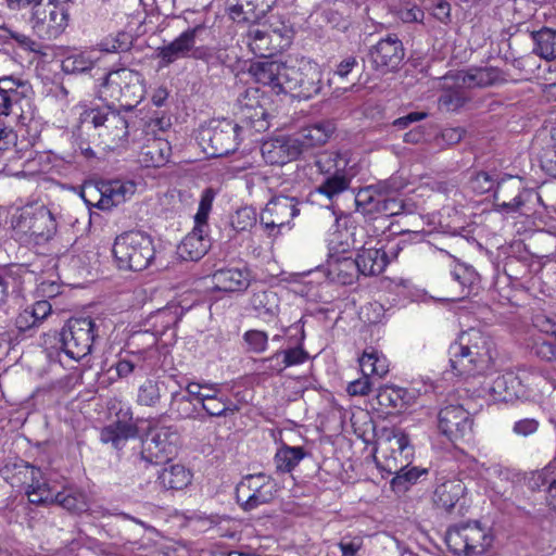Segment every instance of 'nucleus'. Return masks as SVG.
Masks as SVG:
<instances>
[{
  "mask_svg": "<svg viewBox=\"0 0 556 556\" xmlns=\"http://www.w3.org/2000/svg\"><path fill=\"white\" fill-rule=\"evenodd\" d=\"M446 402L438 413V428L448 441L456 443L470 437L472 431L469 403L456 402L454 397H448Z\"/></svg>",
  "mask_w": 556,
  "mask_h": 556,
  "instance_id": "nucleus-10",
  "label": "nucleus"
},
{
  "mask_svg": "<svg viewBox=\"0 0 556 556\" xmlns=\"http://www.w3.org/2000/svg\"><path fill=\"white\" fill-rule=\"evenodd\" d=\"M61 70L68 75L85 74L94 71L93 77L102 73L97 62L89 54L79 52L65 56L61 62Z\"/></svg>",
  "mask_w": 556,
  "mask_h": 556,
  "instance_id": "nucleus-40",
  "label": "nucleus"
},
{
  "mask_svg": "<svg viewBox=\"0 0 556 556\" xmlns=\"http://www.w3.org/2000/svg\"><path fill=\"white\" fill-rule=\"evenodd\" d=\"M123 110H112L105 128L99 134L100 136L106 137L110 143L108 147L114 149L127 141L128 121L125 115L122 114Z\"/></svg>",
  "mask_w": 556,
  "mask_h": 556,
  "instance_id": "nucleus-32",
  "label": "nucleus"
},
{
  "mask_svg": "<svg viewBox=\"0 0 556 556\" xmlns=\"http://www.w3.org/2000/svg\"><path fill=\"white\" fill-rule=\"evenodd\" d=\"M451 277L452 281L444 282L437 294H429L426 290H419V300L424 301L426 298L442 302L460 300L468 294V292H465V289L477 281L478 274L471 266L456 264L451 271Z\"/></svg>",
  "mask_w": 556,
  "mask_h": 556,
  "instance_id": "nucleus-13",
  "label": "nucleus"
},
{
  "mask_svg": "<svg viewBox=\"0 0 556 556\" xmlns=\"http://www.w3.org/2000/svg\"><path fill=\"white\" fill-rule=\"evenodd\" d=\"M168 413L175 419L197 418L198 406L190 400V395L185 394L182 388L179 387L178 390L170 393Z\"/></svg>",
  "mask_w": 556,
  "mask_h": 556,
  "instance_id": "nucleus-41",
  "label": "nucleus"
},
{
  "mask_svg": "<svg viewBox=\"0 0 556 556\" xmlns=\"http://www.w3.org/2000/svg\"><path fill=\"white\" fill-rule=\"evenodd\" d=\"M323 88V73L317 63L303 62L294 66L292 94L301 99H311Z\"/></svg>",
  "mask_w": 556,
  "mask_h": 556,
  "instance_id": "nucleus-17",
  "label": "nucleus"
},
{
  "mask_svg": "<svg viewBox=\"0 0 556 556\" xmlns=\"http://www.w3.org/2000/svg\"><path fill=\"white\" fill-rule=\"evenodd\" d=\"M363 375L383 377L389 371L387 358L375 349L364 351L359 358Z\"/></svg>",
  "mask_w": 556,
  "mask_h": 556,
  "instance_id": "nucleus-42",
  "label": "nucleus"
},
{
  "mask_svg": "<svg viewBox=\"0 0 556 556\" xmlns=\"http://www.w3.org/2000/svg\"><path fill=\"white\" fill-rule=\"evenodd\" d=\"M146 352H125L119 354L117 362L113 366L116 375L121 379L128 378L131 374H144L147 371Z\"/></svg>",
  "mask_w": 556,
  "mask_h": 556,
  "instance_id": "nucleus-39",
  "label": "nucleus"
},
{
  "mask_svg": "<svg viewBox=\"0 0 556 556\" xmlns=\"http://www.w3.org/2000/svg\"><path fill=\"white\" fill-rule=\"evenodd\" d=\"M352 175L349 172L320 177L318 185L309 195L321 194L328 200H333L337 195L346 191L351 186Z\"/></svg>",
  "mask_w": 556,
  "mask_h": 556,
  "instance_id": "nucleus-37",
  "label": "nucleus"
},
{
  "mask_svg": "<svg viewBox=\"0 0 556 556\" xmlns=\"http://www.w3.org/2000/svg\"><path fill=\"white\" fill-rule=\"evenodd\" d=\"M417 482V468L412 467L409 470L402 468L391 480V486L396 493H405Z\"/></svg>",
  "mask_w": 556,
  "mask_h": 556,
  "instance_id": "nucleus-53",
  "label": "nucleus"
},
{
  "mask_svg": "<svg viewBox=\"0 0 556 556\" xmlns=\"http://www.w3.org/2000/svg\"><path fill=\"white\" fill-rule=\"evenodd\" d=\"M349 164L348 152L324 151L318 153L314 160V166L320 177L345 173Z\"/></svg>",
  "mask_w": 556,
  "mask_h": 556,
  "instance_id": "nucleus-28",
  "label": "nucleus"
},
{
  "mask_svg": "<svg viewBox=\"0 0 556 556\" xmlns=\"http://www.w3.org/2000/svg\"><path fill=\"white\" fill-rule=\"evenodd\" d=\"M211 248V240L206 232L193 230L188 233L178 245V254L185 261H199Z\"/></svg>",
  "mask_w": 556,
  "mask_h": 556,
  "instance_id": "nucleus-29",
  "label": "nucleus"
},
{
  "mask_svg": "<svg viewBox=\"0 0 556 556\" xmlns=\"http://www.w3.org/2000/svg\"><path fill=\"white\" fill-rule=\"evenodd\" d=\"M358 269L364 276H377L381 274L390 262L389 254L383 248H362L355 257Z\"/></svg>",
  "mask_w": 556,
  "mask_h": 556,
  "instance_id": "nucleus-27",
  "label": "nucleus"
},
{
  "mask_svg": "<svg viewBox=\"0 0 556 556\" xmlns=\"http://www.w3.org/2000/svg\"><path fill=\"white\" fill-rule=\"evenodd\" d=\"M332 271L337 274V278L342 285H352L357 275L361 274L356 258L351 257L339 260Z\"/></svg>",
  "mask_w": 556,
  "mask_h": 556,
  "instance_id": "nucleus-50",
  "label": "nucleus"
},
{
  "mask_svg": "<svg viewBox=\"0 0 556 556\" xmlns=\"http://www.w3.org/2000/svg\"><path fill=\"white\" fill-rule=\"evenodd\" d=\"M139 430H134L130 426L110 424L100 431V441L103 444H110L115 451L121 452L131 439H136Z\"/></svg>",
  "mask_w": 556,
  "mask_h": 556,
  "instance_id": "nucleus-36",
  "label": "nucleus"
},
{
  "mask_svg": "<svg viewBox=\"0 0 556 556\" xmlns=\"http://www.w3.org/2000/svg\"><path fill=\"white\" fill-rule=\"evenodd\" d=\"M377 407H372L377 410H381L386 414H390L391 409L402 410L408 403V392L406 389L399 387H382L378 389L376 394Z\"/></svg>",
  "mask_w": 556,
  "mask_h": 556,
  "instance_id": "nucleus-30",
  "label": "nucleus"
},
{
  "mask_svg": "<svg viewBox=\"0 0 556 556\" xmlns=\"http://www.w3.org/2000/svg\"><path fill=\"white\" fill-rule=\"evenodd\" d=\"M305 453L301 446H283L274 457L275 466L280 472H290L303 459Z\"/></svg>",
  "mask_w": 556,
  "mask_h": 556,
  "instance_id": "nucleus-44",
  "label": "nucleus"
},
{
  "mask_svg": "<svg viewBox=\"0 0 556 556\" xmlns=\"http://www.w3.org/2000/svg\"><path fill=\"white\" fill-rule=\"evenodd\" d=\"M443 92L438 99L440 110L446 112H455L463 108L468 101V96L465 92L466 86H454V79H447V74L442 77Z\"/></svg>",
  "mask_w": 556,
  "mask_h": 556,
  "instance_id": "nucleus-33",
  "label": "nucleus"
},
{
  "mask_svg": "<svg viewBox=\"0 0 556 556\" xmlns=\"http://www.w3.org/2000/svg\"><path fill=\"white\" fill-rule=\"evenodd\" d=\"M179 440L180 435L174 426L150 429L142 442L140 459L151 465L166 463L176 454Z\"/></svg>",
  "mask_w": 556,
  "mask_h": 556,
  "instance_id": "nucleus-11",
  "label": "nucleus"
},
{
  "mask_svg": "<svg viewBox=\"0 0 556 556\" xmlns=\"http://www.w3.org/2000/svg\"><path fill=\"white\" fill-rule=\"evenodd\" d=\"M278 489L276 481L264 472L244 476L236 486L237 503L244 511L270 503Z\"/></svg>",
  "mask_w": 556,
  "mask_h": 556,
  "instance_id": "nucleus-9",
  "label": "nucleus"
},
{
  "mask_svg": "<svg viewBox=\"0 0 556 556\" xmlns=\"http://www.w3.org/2000/svg\"><path fill=\"white\" fill-rule=\"evenodd\" d=\"M116 110L111 103H106L105 109H92L86 112V121L90 122L96 128H105L111 115V111Z\"/></svg>",
  "mask_w": 556,
  "mask_h": 556,
  "instance_id": "nucleus-62",
  "label": "nucleus"
},
{
  "mask_svg": "<svg viewBox=\"0 0 556 556\" xmlns=\"http://www.w3.org/2000/svg\"><path fill=\"white\" fill-rule=\"evenodd\" d=\"M134 38L129 33L118 31L114 36H108L99 42V49L106 53L127 52L131 49Z\"/></svg>",
  "mask_w": 556,
  "mask_h": 556,
  "instance_id": "nucleus-46",
  "label": "nucleus"
},
{
  "mask_svg": "<svg viewBox=\"0 0 556 556\" xmlns=\"http://www.w3.org/2000/svg\"><path fill=\"white\" fill-rule=\"evenodd\" d=\"M247 8L248 10L244 11L243 4H236L231 7L230 13L232 18L239 20L242 15V20L244 22L258 23V21L265 15V10H262L261 13L255 12L256 5L253 1H247Z\"/></svg>",
  "mask_w": 556,
  "mask_h": 556,
  "instance_id": "nucleus-60",
  "label": "nucleus"
},
{
  "mask_svg": "<svg viewBox=\"0 0 556 556\" xmlns=\"http://www.w3.org/2000/svg\"><path fill=\"white\" fill-rule=\"evenodd\" d=\"M207 27L205 24H198L187 28L177 38L168 45L157 48L156 55L160 59L161 66H168L178 59L192 58L195 60H207L208 50L205 47H195V41L200 38Z\"/></svg>",
  "mask_w": 556,
  "mask_h": 556,
  "instance_id": "nucleus-8",
  "label": "nucleus"
},
{
  "mask_svg": "<svg viewBox=\"0 0 556 556\" xmlns=\"http://www.w3.org/2000/svg\"><path fill=\"white\" fill-rule=\"evenodd\" d=\"M98 191L100 199L97 206L102 211H106L129 199L136 191V185L132 181L122 180L102 181L98 187Z\"/></svg>",
  "mask_w": 556,
  "mask_h": 556,
  "instance_id": "nucleus-23",
  "label": "nucleus"
},
{
  "mask_svg": "<svg viewBox=\"0 0 556 556\" xmlns=\"http://www.w3.org/2000/svg\"><path fill=\"white\" fill-rule=\"evenodd\" d=\"M541 168L548 175L556 177V143L552 140L542 148L539 154Z\"/></svg>",
  "mask_w": 556,
  "mask_h": 556,
  "instance_id": "nucleus-59",
  "label": "nucleus"
},
{
  "mask_svg": "<svg viewBox=\"0 0 556 556\" xmlns=\"http://www.w3.org/2000/svg\"><path fill=\"white\" fill-rule=\"evenodd\" d=\"M261 153L269 165H285L300 156L292 136H278L265 140L261 146Z\"/></svg>",
  "mask_w": 556,
  "mask_h": 556,
  "instance_id": "nucleus-21",
  "label": "nucleus"
},
{
  "mask_svg": "<svg viewBox=\"0 0 556 556\" xmlns=\"http://www.w3.org/2000/svg\"><path fill=\"white\" fill-rule=\"evenodd\" d=\"M334 215H336L337 229L339 231L345 230L346 232H350L351 236L354 238L356 235V229H357V224H358L357 216L354 213H345V212H340V213L334 212Z\"/></svg>",
  "mask_w": 556,
  "mask_h": 556,
  "instance_id": "nucleus-64",
  "label": "nucleus"
},
{
  "mask_svg": "<svg viewBox=\"0 0 556 556\" xmlns=\"http://www.w3.org/2000/svg\"><path fill=\"white\" fill-rule=\"evenodd\" d=\"M228 402L217 395H207V399L201 404V408L212 417L226 416L229 410L235 412V408L227 405Z\"/></svg>",
  "mask_w": 556,
  "mask_h": 556,
  "instance_id": "nucleus-55",
  "label": "nucleus"
},
{
  "mask_svg": "<svg viewBox=\"0 0 556 556\" xmlns=\"http://www.w3.org/2000/svg\"><path fill=\"white\" fill-rule=\"evenodd\" d=\"M450 365L458 376L485 374L493 366L496 349L492 338L480 329L463 331L448 348Z\"/></svg>",
  "mask_w": 556,
  "mask_h": 556,
  "instance_id": "nucleus-1",
  "label": "nucleus"
},
{
  "mask_svg": "<svg viewBox=\"0 0 556 556\" xmlns=\"http://www.w3.org/2000/svg\"><path fill=\"white\" fill-rule=\"evenodd\" d=\"M262 93L258 88L250 87L241 92L237 99L238 114L247 121L256 131L266 130L267 111L262 104Z\"/></svg>",
  "mask_w": 556,
  "mask_h": 556,
  "instance_id": "nucleus-16",
  "label": "nucleus"
},
{
  "mask_svg": "<svg viewBox=\"0 0 556 556\" xmlns=\"http://www.w3.org/2000/svg\"><path fill=\"white\" fill-rule=\"evenodd\" d=\"M445 543L457 556H478L492 546L493 536L486 527L479 521H472L450 527Z\"/></svg>",
  "mask_w": 556,
  "mask_h": 556,
  "instance_id": "nucleus-6",
  "label": "nucleus"
},
{
  "mask_svg": "<svg viewBox=\"0 0 556 556\" xmlns=\"http://www.w3.org/2000/svg\"><path fill=\"white\" fill-rule=\"evenodd\" d=\"M214 197H215V192L211 188H207L202 192L200 203H199V208L194 216L195 225H194L193 230L207 233V229H208L207 219H208L210 212L212 210Z\"/></svg>",
  "mask_w": 556,
  "mask_h": 556,
  "instance_id": "nucleus-48",
  "label": "nucleus"
},
{
  "mask_svg": "<svg viewBox=\"0 0 556 556\" xmlns=\"http://www.w3.org/2000/svg\"><path fill=\"white\" fill-rule=\"evenodd\" d=\"M334 130L336 125L331 121H321L299 130L292 136L299 155L305 150L326 143Z\"/></svg>",
  "mask_w": 556,
  "mask_h": 556,
  "instance_id": "nucleus-22",
  "label": "nucleus"
},
{
  "mask_svg": "<svg viewBox=\"0 0 556 556\" xmlns=\"http://www.w3.org/2000/svg\"><path fill=\"white\" fill-rule=\"evenodd\" d=\"M528 486L532 491H544L546 505L556 511V466L552 462L542 470L531 473Z\"/></svg>",
  "mask_w": 556,
  "mask_h": 556,
  "instance_id": "nucleus-25",
  "label": "nucleus"
},
{
  "mask_svg": "<svg viewBox=\"0 0 556 556\" xmlns=\"http://www.w3.org/2000/svg\"><path fill=\"white\" fill-rule=\"evenodd\" d=\"M26 468L30 469L31 475V483L29 484V488H34V490H37L39 492V495H41L42 497H52V504H54L55 493L51 490L47 482L42 481L40 469L29 464H26Z\"/></svg>",
  "mask_w": 556,
  "mask_h": 556,
  "instance_id": "nucleus-61",
  "label": "nucleus"
},
{
  "mask_svg": "<svg viewBox=\"0 0 556 556\" xmlns=\"http://www.w3.org/2000/svg\"><path fill=\"white\" fill-rule=\"evenodd\" d=\"M99 337V325L91 317H72L60 332L43 333L41 345L47 350L64 352L70 358L79 361L91 354Z\"/></svg>",
  "mask_w": 556,
  "mask_h": 556,
  "instance_id": "nucleus-2",
  "label": "nucleus"
},
{
  "mask_svg": "<svg viewBox=\"0 0 556 556\" xmlns=\"http://www.w3.org/2000/svg\"><path fill=\"white\" fill-rule=\"evenodd\" d=\"M465 492L466 485L462 480H446L435 488L433 493V503L438 507L451 510L464 496Z\"/></svg>",
  "mask_w": 556,
  "mask_h": 556,
  "instance_id": "nucleus-31",
  "label": "nucleus"
},
{
  "mask_svg": "<svg viewBox=\"0 0 556 556\" xmlns=\"http://www.w3.org/2000/svg\"><path fill=\"white\" fill-rule=\"evenodd\" d=\"M163 381L148 379L138 389L137 403L141 406L155 407L162 399Z\"/></svg>",
  "mask_w": 556,
  "mask_h": 556,
  "instance_id": "nucleus-45",
  "label": "nucleus"
},
{
  "mask_svg": "<svg viewBox=\"0 0 556 556\" xmlns=\"http://www.w3.org/2000/svg\"><path fill=\"white\" fill-rule=\"evenodd\" d=\"M294 66L279 62V74L275 77L271 91L276 94L292 93L291 85L293 83Z\"/></svg>",
  "mask_w": 556,
  "mask_h": 556,
  "instance_id": "nucleus-52",
  "label": "nucleus"
},
{
  "mask_svg": "<svg viewBox=\"0 0 556 556\" xmlns=\"http://www.w3.org/2000/svg\"><path fill=\"white\" fill-rule=\"evenodd\" d=\"M384 186L387 190H384L382 206H380V215L386 217L397 215L403 211L404 204L396 198V190L389 182L384 181Z\"/></svg>",
  "mask_w": 556,
  "mask_h": 556,
  "instance_id": "nucleus-51",
  "label": "nucleus"
},
{
  "mask_svg": "<svg viewBox=\"0 0 556 556\" xmlns=\"http://www.w3.org/2000/svg\"><path fill=\"white\" fill-rule=\"evenodd\" d=\"M447 79H454V86H466L467 88H485L508 81L506 74L493 66L450 72Z\"/></svg>",
  "mask_w": 556,
  "mask_h": 556,
  "instance_id": "nucleus-19",
  "label": "nucleus"
},
{
  "mask_svg": "<svg viewBox=\"0 0 556 556\" xmlns=\"http://www.w3.org/2000/svg\"><path fill=\"white\" fill-rule=\"evenodd\" d=\"M530 374L523 371L521 375L511 371L505 372L496 377L492 382L486 384L488 392L494 400L508 402L514 399L526 397L529 395V388L523 384L528 380Z\"/></svg>",
  "mask_w": 556,
  "mask_h": 556,
  "instance_id": "nucleus-18",
  "label": "nucleus"
},
{
  "mask_svg": "<svg viewBox=\"0 0 556 556\" xmlns=\"http://www.w3.org/2000/svg\"><path fill=\"white\" fill-rule=\"evenodd\" d=\"M249 73L256 83L268 86L273 89L276 75L279 74V62L274 60H263L251 63Z\"/></svg>",
  "mask_w": 556,
  "mask_h": 556,
  "instance_id": "nucleus-43",
  "label": "nucleus"
},
{
  "mask_svg": "<svg viewBox=\"0 0 556 556\" xmlns=\"http://www.w3.org/2000/svg\"><path fill=\"white\" fill-rule=\"evenodd\" d=\"M299 200L293 197L279 194L271 198L260 214L261 225L271 235L275 229L288 225L299 215Z\"/></svg>",
  "mask_w": 556,
  "mask_h": 556,
  "instance_id": "nucleus-14",
  "label": "nucleus"
},
{
  "mask_svg": "<svg viewBox=\"0 0 556 556\" xmlns=\"http://www.w3.org/2000/svg\"><path fill=\"white\" fill-rule=\"evenodd\" d=\"M54 504L62 506L64 509L70 513H80L86 509V503L81 495H76L74 493L56 492Z\"/></svg>",
  "mask_w": 556,
  "mask_h": 556,
  "instance_id": "nucleus-54",
  "label": "nucleus"
},
{
  "mask_svg": "<svg viewBox=\"0 0 556 556\" xmlns=\"http://www.w3.org/2000/svg\"><path fill=\"white\" fill-rule=\"evenodd\" d=\"M112 253L121 270L141 271L155 260L153 239L141 230H129L118 235L114 240Z\"/></svg>",
  "mask_w": 556,
  "mask_h": 556,
  "instance_id": "nucleus-4",
  "label": "nucleus"
},
{
  "mask_svg": "<svg viewBox=\"0 0 556 556\" xmlns=\"http://www.w3.org/2000/svg\"><path fill=\"white\" fill-rule=\"evenodd\" d=\"M257 23H253L247 33V45L250 50L258 56L266 58L277 51L273 45L271 34L268 28H260Z\"/></svg>",
  "mask_w": 556,
  "mask_h": 556,
  "instance_id": "nucleus-35",
  "label": "nucleus"
},
{
  "mask_svg": "<svg viewBox=\"0 0 556 556\" xmlns=\"http://www.w3.org/2000/svg\"><path fill=\"white\" fill-rule=\"evenodd\" d=\"M496 178L488 172H479L469 180L470 189L479 194L486 193L495 187Z\"/></svg>",
  "mask_w": 556,
  "mask_h": 556,
  "instance_id": "nucleus-56",
  "label": "nucleus"
},
{
  "mask_svg": "<svg viewBox=\"0 0 556 556\" xmlns=\"http://www.w3.org/2000/svg\"><path fill=\"white\" fill-rule=\"evenodd\" d=\"M33 27L43 38L60 36L68 25V9L53 2L36 5L33 11Z\"/></svg>",
  "mask_w": 556,
  "mask_h": 556,
  "instance_id": "nucleus-12",
  "label": "nucleus"
},
{
  "mask_svg": "<svg viewBox=\"0 0 556 556\" xmlns=\"http://www.w3.org/2000/svg\"><path fill=\"white\" fill-rule=\"evenodd\" d=\"M384 190H387L384 182L362 189L355 198L356 212L361 213L364 217L374 219L376 214H380Z\"/></svg>",
  "mask_w": 556,
  "mask_h": 556,
  "instance_id": "nucleus-26",
  "label": "nucleus"
},
{
  "mask_svg": "<svg viewBox=\"0 0 556 556\" xmlns=\"http://www.w3.org/2000/svg\"><path fill=\"white\" fill-rule=\"evenodd\" d=\"M98 80L97 97L113 106L118 102L123 112H131L144 98V78L138 71L126 67L110 72L103 70Z\"/></svg>",
  "mask_w": 556,
  "mask_h": 556,
  "instance_id": "nucleus-3",
  "label": "nucleus"
},
{
  "mask_svg": "<svg viewBox=\"0 0 556 556\" xmlns=\"http://www.w3.org/2000/svg\"><path fill=\"white\" fill-rule=\"evenodd\" d=\"M302 320L290 326L286 329L287 332L291 333L288 337V346L283 350H279L282 356V363L286 367L300 365L308 361L309 354L304 349L305 331L304 326L301 325Z\"/></svg>",
  "mask_w": 556,
  "mask_h": 556,
  "instance_id": "nucleus-24",
  "label": "nucleus"
},
{
  "mask_svg": "<svg viewBox=\"0 0 556 556\" xmlns=\"http://www.w3.org/2000/svg\"><path fill=\"white\" fill-rule=\"evenodd\" d=\"M533 53L546 61L556 60V30L542 27L531 33Z\"/></svg>",
  "mask_w": 556,
  "mask_h": 556,
  "instance_id": "nucleus-38",
  "label": "nucleus"
},
{
  "mask_svg": "<svg viewBox=\"0 0 556 556\" xmlns=\"http://www.w3.org/2000/svg\"><path fill=\"white\" fill-rule=\"evenodd\" d=\"M191 479L192 475L185 466L174 464L160 471L156 482L166 491L182 490L190 484Z\"/></svg>",
  "mask_w": 556,
  "mask_h": 556,
  "instance_id": "nucleus-34",
  "label": "nucleus"
},
{
  "mask_svg": "<svg viewBox=\"0 0 556 556\" xmlns=\"http://www.w3.org/2000/svg\"><path fill=\"white\" fill-rule=\"evenodd\" d=\"M255 213L250 207H242L230 219L232 229L237 232L244 231L255 224Z\"/></svg>",
  "mask_w": 556,
  "mask_h": 556,
  "instance_id": "nucleus-57",
  "label": "nucleus"
},
{
  "mask_svg": "<svg viewBox=\"0 0 556 556\" xmlns=\"http://www.w3.org/2000/svg\"><path fill=\"white\" fill-rule=\"evenodd\" d=\"M243 340L250 352L262 353L267 348L268 336L265 331L252 329L244 332Z\"/></svg>",
  "mask_w": 556,
  "mask_h": 556,
  "instance_id": "nucleus-58",
  "label": "nucleus"
},
{
  "mask_svg": "<svg viewBox=\"0 0 556 556\" xmlns=\"http://www.w3.org/2000/svg\"><path fill=\"white\" fill-rule=\"evenodd\" d=\"M213 289L226 293H242L251 283V273L247 267L225 266L211 275Z\"/></svg>",
  "mask_w": 556,
  "mask_h": 556,
  "instance_id": "nucleus-20",
  "label": "nucleus"
},
{
  "mask_svg": "<svg viewBox=\"0 0 556 556\" xmlns=\"http://www.w3.org/2000/svg\"><path fill=\"white\" fill-rule=\"evenodd\" d=\"M58 224L51 211L41 205L35 211H24L12 219V239L26 248H36L50 241Z\"/></svg>",
  "mask_w": 556,
  "mask_h": 556,
  "instance_id": "nucleus-5",
  "label": "nucleus"
},
{
  "mask_svg": "<svg viewBox=\"0 0 556 556\" xmlns=\"http://www.w3.org/2000/svg\"><path fill=\"white\" fill-rule=\"evenodd\" d=\"M22 287L21 276L13 269L0 270V305L10 294H18Z\"/></svg>",
  "mask_w": 556,
  "mask_h": 556,
  "instance_id": "nucleus-49",
  "label": "nucleus"
},
{
  "mask_svg": "<svg viewBox=\"0 0 556 556\" xmlns=\"http://www.w3.org/2000/svg\"><path fill=\"white\" fill-rule=\"evenodd\" d=\"M241 127L229 119L211 121L201 127L199 139L204 152L213 157H222L235 152L239 146Z\"/></svg>",
  "mask_w": 556,
  "mask_h": 556,
  "instance_id": "nucleus-7",
  "label": "nucleus"
},
{
  "mask_svg": "<svg viewBox=\"0 0 556 556\" xmlns=\"http://www.w3.org/2000/svg\"><path fill=\"white\" fill-rule=\"evenodd\" d=\"M404 47L396 36H387L369 50V61L376 71L387 74L399 68L404 59Z\"/></svg>",
  "mask_w": 556,
  "mask_h": 556,
  "instance_id": "nucleus-15",
  "label": "nucleus"
},
{
  "mask_svg": "<svg viewBox=\"0 0 556 556\" xmlns=\"http://www.w3.org/2000/svg\"><path fill=\"white\" fill-rule=\"evenodd\" d=\"M143 162L147 166L160 167L167 162L169 147L167 142L154 140L143 148Z\"/></svg>",
  "mask_w": 556,
  "mask_h": 556,
  "instance_id": "nucleus-47",
  "label": "nucleus"
},
{
  "mask_svg": "<svg viewBox=\"0 0 556 556\" xmlns=\"http://www.w3.org/2000/svg\"><path fill=\"white\" fill-rule=\"evenodd\" d=\"M364 546L362 536H343L338 543V547L341 551V556H358L359 551Z\"/></svg>",
  "mask_w": 556,
  "mask_h": 556,
  "instance_id": "nucleus-63",
  "label": "nucleus"
}]
</instances>
